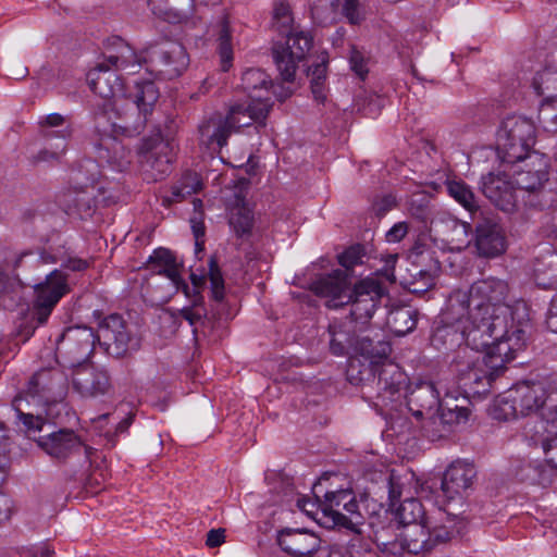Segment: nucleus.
I'll return each mask as SVG.
<instances>
[{
  "instance_id": "f257e3e1",
  "label": "nucleus",
  "mask_w": 557,
  "mask_h": 557,
  "mask_svg": "<svg viewBox=\"0 0 557 557\" xmlns=\"http://www.w3.org/2000/svg\"><path fill=\"white\" fill-rule=\"evenodd\" d=\"M441 317L445 325L437 327L434 342L450 335L457 325L467 346L485 352L483 364L500 373L525 347V331L513 319L509 285L504 280L487 277L468 289L453 290Z\"/></svg>"
},
{
  "instance_id": "f03ea898",
  "label": "nucleus",
  "mask_w": 557,
  "mask_h": 557,
  "mask_svg": "<svg viewBox=\"0 0 557 557\" xmlns=\"http://www.w3.org/2000/svg\"><path fill=\"white\" fill-rule=\"evenodd\" d=\"M88 82L91 90L101 98L95 111L96 129H108L110 117L148 115L159 99V89L150 81L137 83L133 99H129L124 95L120 76L104 64H98L89 72Z\"/></svg>"
},
{
  "instance_id": "7ed1b4c3",
  "label": "nucleus",
  "mask_w": 557,
  "mask_h": 557,
  "mask_svg": "<svg viewBox=\"0 0 557 557\" xmlns=\"http://www.w3.org/2000/svg\"><path fill=\"white\" fill-rule=\"evenodd\" d=\"M466 525V519L461 513L445 508L444 517L432 525L423 522L404 527L397 539L391 543V550L393 554L406 550L413 555L431 552L460 535Z\"/></svg>"
},
{
  "instance_id": "20e7f679",
  "label": "nucleus",
  "mask_w": 557,
  "mask_h": 557,
  "mask_svg": "<svg viewBox=\"0 0 557 557\" xmlns=\"http://www.w3.org/2000/svg\"><path fill=\"white\" fill-rule=\"evenodd\" d=\"M293 15L288 3L276 2L273 10V25L282 34L286 35L284 44L275 42L272 47L273 61L285 82H294L298 64L302 62L313 45V38L309 33L292 32Z\"/></svg>"
},
{
  "instance_id": "39448f33",
  "label": "nucleus",
  "mask_w": 557,
  "mask_h": 557,
  "mask_svg": "<svg viewBox=\"0 0 557 557\" xmlns=\"http://www.w3.org/2000/svg\"><path fill=\"white\" fill-rule=\"evenodd\" d=\"M147 115L134 116L125 114L121 119L110 117L108 129H96L98 138L94 141V149L100 162H107L117 171H124L132 161V151L120 140L117 135L133 137L139 135L146 127Z\"/></svg>"
},
{
  "instance_id": "423d86ee",
  "label": "nucleus",
  "mask_w": 557,
  "mask_h": 557,
  "mask_svg": "<svg viewBox=\"0 0 557 557\" xmlns=\"http://www.w3.org/2000/svg\"><path fill=\"white\" fill-rule=\"evenodd\" d=\"M23 400L21 396L15 397L12 406L20 420H22L27 436L35 441L46 454L52 458L63 460L83 447L79 437L74 431L69 429H61L49 432L46 435L36 436L44 429H50L51 424L47 422L40 412L24 411V408H22Z\"/></svg>"
},
{
  "instance_id": "0eeeda50",
  "label": "nucleus",
  "mask_w": 557,
  "mask_h": 557,
  "mask_svg": "<svg viewBox=\"0 0 557 557\" xmlns=\"http://www.w3.org/2000/svg\"><path fill=\"white\" fill-rule=\"evenodd\" d=\"M546 382L523 381L509 388L495 401L493 417L498 420H510L545 411L547 400Z\"/></svg>"
},
{
  "instance_id": "6e6552de",
  "label": "nucleus",
  "mask_w": 557,
  "mask_h": 557,
  "mask_svg": "<svg viewBox=\"0 0 557 557\" xmlns=\"http://www.w3.org/2000/svg\"><path fill=\"white\" fill-rule=\"evenodd\" d=\"M535 125L532 120L510 115L503 120L497 132V154L504 163L515 164L530 159L535 144Z\"/></svg>"
},
{
  "instance_id": "1a4fd4ad",
  "label": "nucleus",
  "mask_w": 557,
  "mask_h": 557,
  "mask_svg": "<svg viewBox=\"0 0 557 557\" xmlns=\"http://www.w3.org/2000/svg\"><path fill=\"white\" fill-rule=\"evenodd\" d=\"M69 389V380L66 374L59 368H45L32 375L24 391L23 403L28 404L27 398H32L38 405H54L62 401Z\"/></svg>"
},
{
  "instance_id": "9d476101",
  "label": "nucleus",
  "mask_w": 557,
  "mask_h": 557,
  "mask_svg": "<svg viewBox=\"0 0 557 557\" xmlns=\"http://www.w3.org/2000/svg\"><path fill=\"white\" fill-rule=\"evenodd\" d=\"M67 275L59 269L53 270L46 280L35 286V300L32 309V322L44 324L60 299L70 293Z\"/></svg>"
},
{
  "instance_id": "9b49d317",
  "label": "nucleus",
  "mask_w": 557,
  "mask_h": 557,
  "mask_svg": "<svg viewBox=\"0 0 557 557\" xmlns=\"http://www.w3.org/2000/svg\"><path fill=\"white\" fill-rule=\"evenodd\" d=\"M96 341L97 338L91 327H69L57 342V354L64 360L67 367H81L94 352Z\"/></svg>"
},
{
  "instance_id": "f8f14e48",
  "label": "nucleus",
  "mask_w": 557,
  "mask_h": 557,
  "mask_svg": "<svg viewBox=\"0 0 557 557\" xmlns=\"http://www.w3.org/2000/svg\"><path fill=\"white\" fill-rule=\"evenodd\" d=\"M350 295V319L355 323V331H362L381 301L383 288L377 281L366 278L354 285Z\"/></svg>"
},
{
  "instance_id": "ddd939ff",
  "label": "nucleus",
  "mask_w": 557,
  "mask_h": 557,
  "mask_svg": "<svg viewBox=\"0 0 557 557\" xmlns=\"http://www.w3.org/2000/svg\"><path fill=\"white\" fill-rule=\"evenodd\" d=\"M413 253L419 259L400 275V284L408 292L422 295L434 285V276L440 270V262L433 258L432 251H422L419 248L413 249Z\"/></svg>"
},
{
  "instance_id": "4468645a",
  "label": "nucleus",
  "mask_w": 557,
  "mask_h": 557,
  "mask_svg": "<svg viewBox=\"0 0 557 557\" xmlns=\"http://www.w3.org/2000/svg\"><path fill=\"white\" fill-rule=\"evenodd\" d=\"M95 336L106 351L115 358L123 357L132 342V332L125 320L117 313L102 319Z\"/></svg>"
},
{
  "instance_id": "2eb2a0df",
  "label": "nucleus",
  "mask_w": 557,
  "mask_h": 557,
  "mask_svg": "<svg viewBox=\"0 0 557 557\" xmlns=\"http://www.w3.org/2000/svg\"><path fill=\"white\" fill-rule=\"evenodd\" d=\"M139 157L145 171L151 172V178L157 181L170 171L172 146L162 138L158 131L154 135L144 139Z\"/></svg>"
},
{
  "instance_id": "dca6fc26",
  "label": "nucleus",
  "mask_w": 557,
  "mask_h": 557,
  "mask_svg": "<svg viewBox=\"0 0 557 557\" xmlns=\"http://www.w3.org/2000/svg\"><path fill=\"white\" fill-rule=\"evenodd\" d=\"M149 58L158 72L168 79L180 76L189 64L185 47L177 41H166L151 48Z\"/></svg>"
},
{
  "instance_id": "f3484780",
  "label": "nucleus",
  "mask_w": 557,
  "mask_h": 557,
  "mask_svg": "<svg viewBox=\"0 0 557 557\" xmlns=\"http://www.w3.org/2000/svg\"><path fill=\"white\" fill-rule=\"evenodd\" d=\"M350 282L343 270H335L311 283L310 289L319 297L325 298V306L337 309L351 300Z\"/></svg>"
},
{
  "instance_id": "a211bd4d",
  "label": "nucleus",
  "mask_w": 557,
  "mask_h": 557,
  "mask_svg": "<svg viewBox=\"0 0 557 557\" xmlns=\"http://www.w3.org/2000/svg\"><path fill=\"white\" fill-rule=\"evenodd\" d=\"M277 544L294 557H327L325 548L321 547V540L308 530L284 529L277 534Z\"/></svg>"
},
{
  "instance_id": "6ab92c4d",
  "label": "nucleus",
  "mask_w": 557,
  "mask_h": 557,
  "mask_svg": "<svg viewBox=\"0 0 557 557\" xmlns=\"http://www.w3.org/2000/svg\"><path fill=\"white\" fill-rule=\"evenodd\" d=\"M272 108V102L258 98L256 101L235 103L230 107L226 114L230 128L233 133L242 127L257 123V128L265 126V119Z\"/></svg>"
},
{
  "instance_id": "aec40b11",
  "label": "nucleus",
  "mask_w": 557,
  "mask_h": 557,
  "mask_svg": "<svg viewBox=\"0 0 557 557\" xmlns=\"http://www.w3.org/2000/svg\"><path fill=\"white\" fill-rule=\"evenodd\" d=\"M474 247L480 257L495 258L506 249L503 227L495 221L484 219L476 223Z\"/></svg>"
},
{
  "instance_id": "412c9836",
  "label": "nucleus",
  "mask_w": 557,
  "mask_h": 557,
  "mask_svg": "<svg viewBox=\"0 0 557 557\" xmlns=\"http://www.w3.org/2000/svg\"><path fill=\"white\" fill-rule=\"evenodd\" d=\"M475 476L476 471L472 463L456 461L448 467L442 481V491L448 500L445 508L451 510L450 502L456 497L461 498L462 494L473 484Z\"/></svg>"
},
{
  "instance_id": "4be33fe9",
  "label": "nucleus",
  "mask_w": 557,
  "mask_h": 557,
  "mask_svg": "<svg viewBox=\"0 0 557 557\" xmlns=\"http://www.w3.org/2000/svg\"><path fill=\"white\" fill-rule=\"evenodd\" d=\"M407 406L413 417L422 419L438 409L440 393L433 382H419L410 386L406 395Z\"/></svg>"
},
{
  "instance_id": "5701e85b",
  "label": "nucleus",
  "mask_w": 557,
  "mask_h": 557,
  "mask_svg": "<svg viewBox=\"0 0 557 557\" xmlns=\"http://www.w3.org/2000/svg\"><path fill=\"white\" fill-rule=\"evenodd\" d=\"M431 230L451 249L462 250L471 242L469 224L448 214L435 218L431 222Z\"/></svg>"
},
{
  "instance_id": "b1692460",
  "label": "nucleus",
  "mask_w": 557,
  "mask_h": 557,
  "mask_svg": "<svg viewBox=\"0 0 557 557\" xmlns=\"http://www.w3.org/2000/svg\"><path fill=\"white\" fill-rule=\"evenodd\" d=\"M482 193L491 202L505 212H511L516 208L518 194L505 175L488 173L483 176Z\"/></svg>"
},
{
  "instance_id": "393cba45",
  "label": "nucleus",
  "mask_w": 557,
  "mask_h": 557,
  "mask_svg": "<svg viewBox=\"0 0 557 557\" xmlns=\"http://www.w3.org/2000/svg\"><path fill=\"white\" fill-rule=\"evenodd\" d=\"M405 383V374L392 362H383L376 366L373 394L384 405L393 401L394 396L399 394Z\"/></svg>"
},
{
  "instance_id": "a878e982",
  "label": "nucleus",
  "mask_w": 557,
  "mask_h": 557,
  "mask_svg": "<svg viewBox=\"0 0 557 557\" xmlns=\"http://www.w3.org/2000/svg\"><path fill=\"white\" fill-rule=\"evenodd\" d=\"M73 386L83 397H96L110 388V377L106 370L92 366L78 368L73 374Z\"/></svg>"
},
{
  "instance_id": "bb28decb",
  "label": "nucleus",
  "mask_w": 557,
  "mask_h": 557,
  "mask_svg": "<svg viewBox=\"0 0 557 557\" xmlns=\"http://www.w3.org/2000/svg\"><path fill=\"white\" fill-rule=\"evenodd\" d=\"M198 131L200 144L214 151L224 147L232 134L226 115L221 113H214L203 120Z\"/></svg>"
},
{
  "instance_id": "cd10ccee",
  "label": "nucleus",
  "mask_w": 557,
  "mask_h": 557,
  "mask_svg": "<svg viewBox=\"0 0 557 557\" xmlns=\"http://www.w3.org/2000/svg\"><path fill=\"white\" fill-rule=\"evenodd\" d=\"M99 188L95 184L74 188L63 195V203L67 211L77 213L82 219L90 218L99 202L97 193Z\"/></svg>"
},
{
  "instance_id": "c85d7f7f",
  "label": "nucleus",
  "mask_w": 557,
  "mask_h": 557,
  "mask_svg": "<svg viewBox=\"0 0 557 557\" xmlns=\"http://www.w3.org/2000/svg\"><path fill=\"white\" fill-rule=\"evenodd\" d=\"M149 261L156 265L158 274L165 275L171 280L176 289H182L183 293L189 295V286L182 277L183 265L176 260L175 255L165 248L154 250Z\"/></svg>"
},
{
  "instance_id": "c756f323",
  "label": "nucleus",
  "mask_w": 557,
  "mask_h": 557,
  "mask_svg": "<svg viewBox=\"0 0 557 557\" xmlns=\"http://www.w3.org/2000/svg\"><path fill=\"white\" fill-rule=\"evenodd\" d=\"M531 164H537V169L532 171L521 170L516 174L515 183L517 185V194L521 195L522 191L535 190L543 186H546L548 182V172H547V160L545 156L533 152L530 156Z\"/></svg>"
},
{
  "instance_id": "7c9ffc66",
  "label": "nucleus",
  "mask_w": 557,
  "mask_h": 557,
  "mask_svg": "<svg viewBox=\"0 0 557 557\" xmlns=\"http://www.w3.org/2000/svg\"><path fill=\"white\" fill-rule=\"evenodd\" d=\"M500 375L499 371L480 367H469L461 372L460 382L465 391L473 396H485L491 392L492 384Z\"/></svg>"
},
{
  "instance_id": "2f4dec72",
  "label": "nucleus",
  "mask_w": 557,
  "mask_h": 557,
  "mask_svg": "<svg viewBox=\"0 0 557 557\" xmlns=\"http://www.w3.org/2000/svg\"><path fill=\"white\" fill-rule=\"evenodd\" d=\"M151 12L170 23H181L194 13L193 0H148Z\"/></svg>"
},
{
  "instance_id": "473e14b6",
  "label": "nucleus",
  "mask_w": 557,
  "mask_h": 557,
  "mask_svg": "<svg viewBox=\"0 0 557 557\" xmlns=\"http://www.w3.org/2000/svg\"><path fill=\"white\" fill-rule=\"evenodd\" d=\"M533 278L537 286L557 288V253L548 250L535 258L533 263Z\"/></svg>"
},
{
  "instance_id": "72a5a7b5",
  "label": "nucleus",
  "mask_w": 557,
  "mask_h": 557,
  "mask_svg": "<svg viewBox=\"0 0 557 557\" xmlns=\"http://www.w3.org/2000/svg\"><path fill=\"white\" fill-rule=\"evenodd\" d=\"M419 312L409 305L393 307L387 315L386 324L397 336H404L416 329Z\"/></svg>"
},
{
  "instance_id": "f704fd0d",
  "label": "nucleus",
  "mask_w": 557,
  "mask_h": 557,
  "mask_svg": "<svg viewBox=\"0 0 557 557\" xmlns=\"http://www.w3.org/2000/svg\"><path fill=\"white\" fill-rule=\"evenodd\" d=\"M438 408L440 412L437 413V410H435L429 421L435 426H442L443 432H449L454 425L466 422L470 416L468 407L457 404H440Z\"/></svg>"
},
{
  "instance_id": "c9c22d12",
  "label": "nucleus",
  "mask_w": 557,
  "mask_h": 557,
  "mask_svg": "<svg viewBox=\"0 0 557 557\" xmlns=\"http://www.w3.org/2000/svg\"><path fill=\"white\" fill-rule=\"evenodd\" d=\"M376 366L362 361L360 358H351L348 362L346 375L350 384L362 386L373 394Z\"/></svg>"
},
{
  "instance_id": "e433bc0d",
  "label": "nucleus",
  "mask_w": 557,
  "mask_h": 557,
  "mask_svg": "<svg viewBox=\"0 0 557 557\" xmlns=\"http://www.w3.org/2000/svg\"><path fill=\"white\" fill-rule=\"evenodd\" d=\"M355 351L364 357L368 362L379 366L388 359L392 346L387 341H375L369 336H362L358 338Z\"/></svg>"
},
{
  "instance_id": "4c0bfd02",
  "label": "nucleus",
  "mask_w": 557,
  "mask_h": 557,
  "mask_svg": "<svg viewBox=\"0 0 557 557\" xmlns=\"http://www.w3.org/2000/svg\"><path fill=\"white\" fill-rule=\"evenodd\" d=\"M320 486V482L313 486L314 497L319 500L318 509L321 510L324 518H329L335 525V512H342L339 509L343 508L344 502L350 499L352 491L339 490L325 492L323 499H320L318 491Z\"/></svg>"
},
{
  "instance_id": "58836bf2",
  "label": "nucleus",
  "mask_w": 557,
  "mask_h": 557,
  "mask_svg": "<svg viewBox=\"0 0 557 557\" xmlns=\"http://www.w3.org/2000/svg\"><path fill=\"white\" fill-rule=\"evenodd\" d=\"M330 351L335 356H344L350 349H356L359 336L355 335V331L350 330L344 324H330Z\"/></svg>"
},
{
  "instance_id": "ea45409f",
  "label": "nucleus",
  "mask_w": 557,
  "mask_h": 557,
  "mask_svg": "<svg viewBox=\"0 0 557 557\" xmlns=\"http://www.w3.org/2000/svg\"><path fill=\"white\" fill-rule=\"evenodd\" d=\"M272 86L270 76L261 69H248L242 75V87L248 94L249 101H256L261 98L264 101L271 102L270 98L257 94L258 91L269 92Z\"/></svg>"
},
{
  "instance_id": "a19ab883",
  "label": "nucleus",
  "mask_w": 557,
  "mask_h": 557,
  "mask_svg": "<svg viewBox=\"0 0 557 557\" xmlns=\"http://www.w3.org/2000/svg\"><path fill=\"white\" fill-rule=\"evenodd\" d=\"M202 188V183L196 172L188 171L183 174L181 180L171 188V196H164L162 203L171 206L173 202H180L187 196L198 193Z\"/></svg>"
},
{
  "instance_id": "79ce46f5",
  "label": "nucleus",
  "mask_w": 557,
  "mask_h": 557,
  "mask_svg": "<svg viewBox=\"0 0 557 557\" xmlns=\"http://www.w3.org/2000/svg\"><path fill=\"white\" fill-rule=\"evenodd\" d=\"M518 200H521L529 210L542 211L554 206L557 200V193L543 186L535 190L522 191L521 195H518Z\"/></svg>"
},
{
  "instance_id": "37998d69",
  "label": "nucleus",
  "mask_w": 557,
  "mask_h": 557,
  "mask_svg": "<svg viewBox=\"0 0 557 557\" xmlns=\"http://www.w3.org/2000/svg\"><path fill=\"white\" fill-rule=\"evenodd\" d=\"M424 513V508L417 498L405 499L396 509V518L403 528L425 522Z\"/></svg>"
},
{
  "instance_id": "c03bdc74",
  "label": "nucleus",
  "mask_w": 557,
  "mask_h": 557,
  "mask_svg": "<svg viewBox=\"0 0 557 557\" xmlns=\"http://www.w3.org/2000/svg\"><path fill=\"white\" fill-rule=\"evenodd\" d=\"M343 509L345 512H335V525L343 527L352 531L362 524L363 516L359 509V503L356 500L354 493L350 499L344 502Z\"/></svg>"
},
{
  "instance_id": "a18cd8bd",
  "label": "nucleus",
  "mask_w": 557,
  "mask_h": 557,
  "mask_svg": "<svg viewBox=\"0 0 557 557\" xmlns=\"http://www.w3.org/2000/svg\"><path fill=\"white\" fill-rule=\"evenodd\" d=\"M447 191L458 203L470 212L479 209V202L471 188L461 181H448L446 183Z\"/></svg>"
},
{
  "instance_id": "49530a36",
  "label": "nucleus",
  "mask_w": 557,
  "mask_h": 557,
  "mask_svg": "<svg viewBox=\"0 0 557 557\" xmlns=\"http://www.w3.org/2000/svg\"><path fill=\"white\" fill-rule=\"evenodd\" d=\"M39 258L41 263H60L62 269L71 270V271H84L88 268V262L84 259L72 257L66 253L61 252H52L48 250H42L39 253Z\"/></svg>"
},
{
  "instance_id": "de8ad7c7",
  "label": "nucleus",
  "mask_w": 557,
  "mask_h": 557,
  "mask_svg": "<svg viewBox=\"0 0 557 557\" xmlns=\"http://www.w3.org/2000/svg\"><path fill=\"white\" fill-rule=\"evenodd\" d=\"M532 85L539 96L545 97L546 100L556 99L557 71L545 69L539 72L533 78Z\"/></svg>"
},
{
  "instance_id": "09e8293b",
  "label": "nucleus",
  "mask_w": 557,
  "mask_h": 557,
  "mask_svg": "<svg viewBox=\"0 0 557 557\" xmlns=\"http://www.w3.org/2000/svg\"><path fill=\"white\" fill-rule=\"evenodd\" d=\"M327 58L323 57L321 62L311 65L307 70V75L311 76V91L315 100L322 102L325 99L324 83L326 78Z\"/></svg>"
},
{
  "instance_id": "8fccbe9b",
  "label": "nucleus",
  "mask_w": 557,
  "mask_h": 557,
  "mask_svg": "<svg viewBox=\"0 0 557 557\" xmlns=\"http://www.w3.org/2000/svg\"><path fill=\"white\" fill-rule=\"evenodd\" d=\"M218 42V52L221 59L222 71L226 72L232 66L233 61L231 33L228 28V22L226 18H223L221 21Z\"/></svg>"
},
{
  "instance_id": "3c124183",
  "label": "nucleus",
  "mask_w": 557,
  "mask_h": 557,
  "mask_svg": "<svg viewBox=\"0 0 557 557\" xmlns=\"http://www.w3.org/2000/svg\"><path fill=\"white\" fill-rule=\"evenodd\" d=\"M253 223L252 212L245 206L233 209L230 218V224L235 233L243 237L249 235Z\"/></svg>"
},
{
  "instance_id": "603ef678",
  "label": "nucleus",
  "mask_w": 557,
  "mask_h": 557,
  "mask_svg": "<svg viewBox=\"0 0 557 557\" xmlns=\"http://www.w3.org/2000/svg\"><path fill=\"white\" fill-rule=\"evenodd\" d=\"M70 129H63L60 140L54 145L50 144L49 147H46L42 150H40L36 156L33 157V162L38 163L58 161L66 150V138L70 137Z\"/></svg>"
},
{
  "instance_id": "864d4df0",
  "label": "nucleus",
  "mask_w": 557,
  "mask_h": 557,
  "mask_svg": "<svg viewBox=\"0 0 557 557\" xmlns=\"http://www.w3.org/2000/svg\"><path fill=\"white\" fill-rule=\"evenodd\" d=\"M208 276L211 284V297L213 300L221 302L224 299L225 287L221 270L214 257L210 258Z\"/></svg>"
},
{
  "instance_id": "5fc2aeb1",
  "label": "nucleus",
  "mask_w": 557,
  "mask_h": 557,
  "mask_svg": "<svg viewBox=\"0 0 557 557\" xmlns=\"http://www.w3.org/2000/svg\"><path fill=\"white\" fill-rule=\"evenodd\" d=\"M190 299L191 305L181 309L180 314L182 318L188 321L190 325H195L197 322H200L203 318L207 317V309L203 305V297L198 292L197 297Z\"/></svg>"
},
{
  "instance_id": "6e6d98bb",
  "label": "nucleus",
  "mask_w": 557,
  "mask_h": 557,
  "mask_svg": "<svg viewBox=\"0 0 557 557\" xmlns=\"http://www.w3.org/2000/svg\"><path fill=\"white\" fill-rule=\"evenodd\" d=\"M542 449L545 456V462L552 468L557 469V432L547 433L541 440Z\"/></svg>"
},
{
  "instance_id": "4d7b16f0",
  "label": "nucleus",
  "mask_w": 557,
  "mask_h": 557,
  "mask_svg": "<svg viewBox=\"0 0 557 557\" xmlns=\"http://www.w3.org/2000/svg\"><path fill=\"white\" fill-rule=\"evenodd\" d=\"M397 205L396 197L393 194H384L376 196L372 202V210L379 218L384 216L388 211Z\"/></svg>"
},
{
  "instance_id": "13d9d810",
  "label": "nucleus",
  "mask_w": 557,
  "mask_h": 557,
  "mask_svg": "<svg viewBox=\"0 0 557 557\" xmlns=\"http://www.w3.org/2000/svg\"><path fill=\"white\" fill-rule=\"evenodd\" d=\"M362 247L360 245L351 246L338 256V261L346 270L351 269L361 262Z\"/></svg>"
},
{
  "instance_id": "bf43d9fd",
  "label": "nucleus",
  "mask_w": 557,
  "mask_h": 557,
  "mask_svg": "<svg viewBox=\"0 0 557 557\" xmlns=\"http://www.w3.org/2000/svg\"><path fill=\"white\" fill-rule=\"evenodd\" d=\"M349 63L351 70L360 77L364 78L368 74L367 60L363 54L355 47L351 48L349 55Z\"/></svg>"
},
{
  "instance_id": "052dcab7",
  "label": "nucleus",
  "mask_w": 557,
  "mask_h": 557,
  "mask_svg": "<svg viewBox=\"0 0 557 557\" xmlns=\"http://www.w3.org/2000/svg\"><path fill=\"white\" fill-rule=\"evenodd\" d=\"M343 14L354 25L360 24L363 20L359 11L358 0H344Z\"/></svg>"
},
{
  "instance_id": "680f3d73",
  "label": "nucleus",
  "mask_w": 557,
  "mask_h": 557,
  "mask_svg": "<svg viewBox=\"0 0 557 557\" xmlns=\"http://www.w3.org/2000/svg\"><path fill=\"white\" fill-rule=\"evenodd\" d=\"M190 224L196 240V252L198 253L203 250L202 237L205 236L206 233L205 223L201 221V214L199 216H191Z\"/></svg>"
},
{
  "instance_id": "e2e57ef3",
  "label": "nucleus",
  "mask_w": 557,
  "mask_h": 557,
  "mask_svg": "<svg viewBox=\"0 0 557 557\" xmlns=\"http://www.w3.org/2000/svg\"><path fill=\"white\" fill-rule=\"evenodd\" d=\"M544 416L553 420H557V387L547 388V400Z\"/></svg>"
},
{
  "instance_id": "0e129e2a",
  "label": "nucleus",
  "mask_w": 557,
  "mask_h": 557,
  "mask_svg": "<svg viewBox=\"0 0 557 557\" xmlns=\"http://www.w3.org/2000/svg\"><path fill=\"white\" fill-rule=\"evenodd\" d=\"M408 233V224L406 222L396 223L387 233L386 239L389 243L401 240Z\"/></svg>"
},
{
  "instance_id": "69168bd1",
  "label": "nucleus",
  "mask_w": 557,
  "mask_h": 557,
  "mask_svg": "<svg viewBox=\"0 0 557 557\" xmlns=\"http://www.w3.org/2000/svg\"><path fill=\"white\" fill-rule=\"evenodd\" d=\"M382 100L380 97H371L369 101L362 104L359 110L362 111L364 116L374 117L377 115L382 108Z\"/></svg>"
},
{
  "instance_id": "338daca9",
  "label": "nucleus",
  "mask_w": 557,
  "mask_h": 557,
  "mask_svg": "<svg viewBox=\"0 0 557 557\" xmlns=\"http://www.w3.org/2000/svg\"><path fill=\"white\" fill-rule=\"evenodd\" d=\"M224 529H212L207 534L206 544L209 547H218L224 543L225 540Z\"/></svg>"
},
{
  "instance_id": "774afa93",
  "label": "nucleus",
  "mask_w": 557,
  "mask_h": 557,
  "mask_svg": "<svg viewBox=\"0 0 557 557\" xmlns=\"http://www.w3.org/2000/svg\"><path fill=\"white\" fill-rule=\"evenodd\" d=\"M546 324L552 332L557 333V293L550 301Z\"/></svg>"
}]
</instances>
